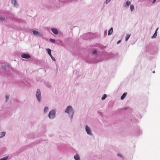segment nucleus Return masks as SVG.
Listing matches in <instances>:
<instances>
[{"instance_id":"1","label":"nucleus","mask_w":160,"mask_h":160,"mask_svg":"<svg viewBox=\"0 0 160 160\" xmlns=\"http://www.w3.org/2000/svg\"><path fill=\"white\" fill-rule=\"evenodd\" d=\"M36 96L38 99V101L40 102L41 100V92L39 89H38L37 90Z\"/></svg>"},{"instance_id":"2","label":"nucleus","mask_w":160,"mask_h":160,"mask_svg":"<svg viewBox=\"0 0 160 160\" xmlns=\"http://www.w3.org/2000/svg\"><path fill=\"white\" fill-rule=\"evenodd\" d=\"M65 112L68 114L71 112L73 113V109L72 107L70 106H68L65 110Z\"/></svg>"},{"instance_id":"3","label":"nucleus","mask_w":160,"mask_h":160,"mask_svg":"<svg viewBox=\"0 0 160 160\" xmlns=\"http://www.w3.org/2000/svg\"><path fill=\"white\" fill-rule=\"evenodd\" d=\"M55 111L54 110H52L51 111L48 115L49 118H52L55 117Z\"/></svg>"},{"instance_id":"4","label":"nucleus","mask_w":160,"mask_h":160,"mask_svg":"<svg viewBox=\"0 0 160 160\" xmlns=\"http://www.w3.org/2000/svg\"><path fill=\"white\" fill-rule=\"evenodd\" d=\"M21 56L22 58L26 59L29 58L30 57V56L29 54L25 53L22 54Z\"/></svg>"},{"instance_id":"5","label":"nucleus","mask_w":160,"mask_h":160,"mask_svg":"<svg viewBox=\"0 0 160 160\" xmlns=\"http://www.w3.org/2000/svg\"><path fill=\"white\" fill-rule=\"evenodd\" d=\"M33 34L36 36H41V34L37 31L34 30L33 31Z\"/></svg>"},{"instance_id":"6","label":"nucleus","mask_w":160,"mask_h":160,"mask_svg":"<svg viewBox=\"0 0 160 160\" xmlns=\"http://www.w3.org/2000/svg\"><path fill=\"white\" fill-rule=\"evenodd\" d=\"M86 130L87 131V133L88 134L91 135V130L87 126H86Z\"/></svg>"},{"instance_id":"7","label":"nucleus","mask_w":160,"mask_h":160,"mask_svg":"<svg viewBox=\"0 0 160 160\" xmlns=\"http://www.w3.org/2000/svg\"><path fill=\"white\" fill-rule=\"evenodd\" d=\"M74 158L75 160H80V157L78 154H76L74 156Z\"/></svg>"},{"instance_id":"8","label":"nucleus","mask_w":160,"mask_h":160,"mask_svg":"<svg viewBox=\"0 0 160 160\" xmlns=\"http://www.w3.org/2000/svg\"><path fill=\"white\" fill-rule=\"evenodd\" d=\"M51 30L55 34H58V30L55 28H52Z\"/></svg>"},{"instance_id":"9","label":"nucleus","mask_w":160,"mask_h":160,"mask_svg":"<svg viewBox=\"0 0 160 160\" xmlns=\"http://www.w3.org/2000/svg\"><path fill=\"white\" fill-rule=\"evenodd\" d=\"M158 29V28H157L156 29V30L155 31V32L154 33V35L152 37V38L153 39V38H156L157 35V31Z\"/></svg>"},{"instance_id":"10","label":"nucleus","mask_w":160,"mask_h":160,"mask_svg":"<svg viewBox=\"0 0 160 160\" xmlns=\"http://www.w3.org/2000/svg\"><path fill=\"white\" fill-rule=\"evenodd\" d=\"M113 32V28H111L108 31V35H110L112 34Z\"/></svg>"},{"instance_id":"11","label":"nucleus","mask_w":160,"mask_h":160,"mask_svg":"<svg viewBox=\"0 0 160 160\" xmlns=\"http://www.w3.org/2000/svg\"><path fill=\"white\" fill-rule=\"evenodd\" d=\"M127 93H124L122 95V96L121 98V100L123 99L125 97Z\"/></svg>"},{"instance_id":"12","label":"nucleus","mask_w":160,"mask_h":160,"mask_svg":"<svg viewBox=\"0 0 160 160\" xmlns=\"http://www.w3.org/2000/svg\"><path fill=\"white\" fill-rule=\"evenodd\" d=\"M47 50L48 52V54L50 55V56H51V50L49 49H47Z\"/></svg>"},{"instance_id":"13","label":"nucleus","mask_w":160,"mask_h":160,"mask_svg":"<svg viewBox=\"0 0 160 160\" xmlns=\"http://www.w3.org/2000/svg\"><path fill=\"white\" fill-rule=\"evenodd\" d=\"M130 9L131 11H133L134 9V7L133 5H131L130 6Z\"/></svg>"},{"instance_id":"14","label":"nucleus","mask_w":160,"mask_h":160,"mask_svg":"<svg viewBox=\"0 0 160 160\" xmlns=\"http://www.w3.org/2000/svg\"><path fill=\"white\" fill-rule=\"evenodd\" d=\"M130 34H127L125 38V41H127L129 38Z\"/></svg>"},{"instance_id":"15","label":"nucleus","mask_w":160,"mask_h":160,"mask_svg":"<svg viewBox=\"0 0 160 160\" xmlns=\"http://www.w3.org/2000/svg\"><path fill=\"white\" fill-rule=\"evenodd\" d=\"M5 135V132H2L1 133V136L0 138H2L4 137Z\"/></svg>"},{"instance_id":"16","label":"nucleus","mask_w":160,"mask_h":160,"mask_svg":"<svg viewBox=\"0 0 160 160\" xmlns=\"http://www.w3.org/2000/svg\"><path fill=\"white\" fill-rule=\"evenodd\" d=\"M12 3V4H13L14 6H16V0H11Z\"/></svg>"},{"instance_id":"17","label":"nucleus","mask_w":160,"mask_h":160,"mask_svg":"<svg viewBox=\"0 0 160 160\" xmlns=\"http://www.w3.org/2000/svg\"><path fill=\"white\" fill-rule=\"evenodd\" d=\"M130 4V2L129 1H127V2H126V5L125 6H129V5Z\"/></svg>"},{"instance_id":"18","label":"nucleus","mask_w":160,"mask_h":160,"mask_svg":"<svg viewBox=\"0 0 160 160\" xmlns=\"http://www.w3.org/2000/svg\"><path fill=\"white\" fill-rule=\"evenodd\" d=\"M8 156L4 157L0 159V160H6L8 158Z\"/></svg>"},{"instance_id":"19","label":"nucleus","mask_w":160,"mask_h":160,"mask_svg":"<svg viewBox=\"0 0 160 160\" xmlns=\"http://www.w3.org/2000/svg\"><path fill=\"white\" fill-rule=\"evenodd\" d=\"M107 95L106 94H104L102 97V98L101 99L102 100H104V99L106 97Z\"/></svg>"},{"instance_id":"20","label":"nucleus","mask_w":160,"mask_h":160,"mask_svg":"<svg viewBox=\"0 0 160 160\" xmlns=\"http://www.w3.org/2000/svg\"><path fill=\"white\" fill-rule=\"evenodd\" d=\"M48 110V108L47 107H46L44 108V112H46Z\"/></svg>"},{"instance_id":"21","label":"nucleus","mask_w":160,"mask_h":160,"mask_svg":"<svg viewBox=\"0 0 160 160\" xmlns=\"http://www.w3.org/2000/svg\"><path fill=\"white\" fill-rule=\"evenodd\" d=\"M50 41L52 42H55V40L52 39H50Z\"/></svg>"},{"instance_id":"22","label":"nucleus","mask_w":160,"mask_h":160,"mask_svg":"<svg viewBox=\"0 0 160 160\" xmlns=\"http://www.w3.org/2000/svg\"><path fill=\"white\" fill-rule=\"evenodd\" d=\"M50 56L51 57V58L52 59V60L55 61V59L54 58V57H53L52 55H51V56Z\"/></svg>"},{"instance_id":"23","label":"nucleus","mask_w":160,"mask_h":160,"mask_svg":"<svg viewBox=\"0 0 160 160\" xmlns=\"http://www.w3.org/2000/svg\"><path fill=\"white\" fill-rule=\"evenodd\" d=\"M97 51L96 50H94L93 52V54H96L97 53Z\"/></svg>"},{"instance_id":"24","label":"nucleus","mask_w":160,"mask_h":160,"mask_svg":"<svg viewBox=\"0 0 160 160\" xmlns=\"http://www.w3.org/2000/svg\"><path fill=\"white\" fill-rule=\"evenodd\" d=\"M110 1V0H106V3H108V2Z\"/></svg>"},{"instance_id":"25","label":"nucleus","mask_w":160,"mask_h":160,"mask_svg":"<svg viewBox=\"0 0 160 160\" xmlns=\"http://www.w3.org/2000/svg\"><path fill=\"white\" fill-rule=\"evenodd\" d=\"M6 100H7L9 98V97L8 96H6Z\"/></svg>"},{"instance_id":"26","label":"nucleus","mask_w":160,"mask_h":160,"mask_svg":"<svg viewBox=\"0 0 160 160\" xmlns=\"http://www.w3.org/2000/svg\"><path fill=\"white\" fill-rule=\"evenodd\" d=\"M156 1V0H152V3H154L155 1Z\"/></svg>"},{"instance_id":"27","label":"nucleus","mask_w":160,"mask_h":160,"mask_svg":"<svg viewBox=\"0 0 160 160\" xmlns=\"http://www.w3.org/2000/svg\"><path fill=\"white\" fill-rule=\"evenodd\" d=\"M121 40L118 41L117 42V44H119V43H120V42H121Z\"/></svg>"},{"instance_id":"28","label":"nucleus","mask_w":160,"mask_h":160,"mask_svg":"<svg viewBox=\"0 0 160 160\" xmlns=\"http://www.w3.org/2000/svg\"><path fill=\"white\" fill-rule=\"evenodd\" d=\"M4 18H0V19L1 20H4Z\"/></svg>"},{"instance_id":"29","label":"nucleus","mask_w":160,"mask_h":160,"mask_svg":"<svg viewBox=\"0 0 160 160\" xmlns=\"http://www.w3.org/2000/svg\"><path fill=\"white\" fill-rule=\"evenodd\" d=\"M118 156H121V155L120 154H118Z\"/></svg>"}]
</instances>
